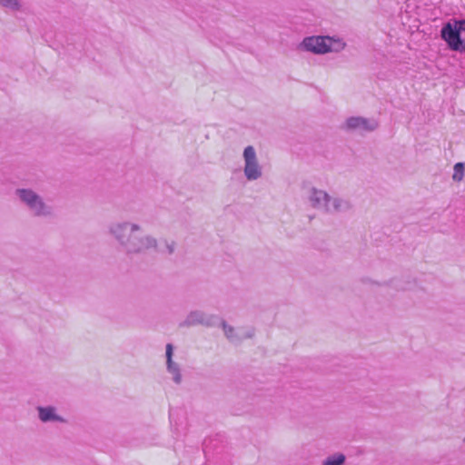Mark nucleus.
Segmentation results:
<instances>
[{"instance_id":"10","label":"nucleus","mask_w":465,"mask_h":465,"mask_svg":"<svg viewBox=\"0 0 465 465\" xmlns=\"http://www.w3.org/2000/svg\"><path fill=\"white\" fill-rule=\"evenodd\" d=\"M173 345L172 343H167L165 347L166 370L167 372L173 376V382L180 384L183 378L180 365L173 360Z\"/></svg>"},{"instance_id":"9","label":"nucleus","mask_w":465,"mask_h":465,"mask_svg":"<svg viewBox=\"0 0 465 465\" xmlns=\"http://www.w3.org/2000/svg\"><path fill=\"white\" fill-rule=\"evenodd\" d=\"M308 199L312 208L326 212L331 197L325 191L312 187Z\"/></svg>"},{"instance_id":"11","label":"nucleus","mask_w":465,"mask_h":465,"mask_svg":"<svg viewBox=\"0 0 465 465\" xmlns=\"http://www.w3.org/2000/svg\"><path fill=\"white\" fill-rule=\"evenodd\" d=\"M38 413V419L44 422H61L66 423L67 420L62 416L56 413V408L54 406H38L36 408Z\"/></svg>"},{"instance_id":"8","label":"nucleus","mask_w":465,"mask_h":465,"mask_svg":"<svg viewBox=\"0 0 465 465\" xmlns=\"http://www.w3.org/2000/svg\"><path fill=\"white\" fill-rule=\"evenodd\" d=\"M329 40H331L330 36H308L303 39L301 46L305 51L322 54L330 52V48H327Z\"/></svg>"},{"instance_id":"12","label":"nucleus","mask_w":465,"mask_h":465,"mask_svg":"<svg viewBox=\"0 0 465 465\" xmlns=\"http://www.w3.org/2000/svg\"><path fill=\"white\" fill-rule=\"evenodd\" d=\"M351 207L352 205L349 200L341 197H331L326 213H346L350 211Z\"/></svg>"},{"instance_id":"6","label":"nucleus","mask_w":465,"mask_h":465,"mask_svg":"<svg viewBox=\"0 0 465 465\" xmlns=\"http://www.w3.org/2000/svg\"><path fill=\"white\" fill-rule=\"evenodd\" d=\"M378 125V122L375 119L351 116L346 119L342 128L347 132L370 133L375 131Z\"/></svg>"},{"instance_id":"1","label":"nucleus","mask_w":465,"mask_h":465,"mask_svg":"<svg viewBox=\"0 0 465 465\" xmlns=\"http://www.w3.org/2000/svg\"><path fill=\"white\" fill-rule=\"evenodd\" d=\"M142 227L128 221L112 223L108 226L110 236L127 255L144 254L157 250V239L150 234H142Z\"/></svg>"},{"instance_id":"7","label":"nucleus","mask_w":465,"mask_h":465,"mask_svg":"<svg viewBox=\"0 0 465 465\" xmlns=\"http://www.w3.org/2000/svg\"><path fill=\"white\" fill-rule=\"evenodd\" d=\"M218 326H220L226 339L233 344H241L245 339H252L255 334V330L252 327L246 329V331L242 333H240L235 330L234 327L229 325L223 319L220 318V322Z\"/></svg>"},{"instance_id":"18","label":"nucleus","mask_w":465,"mask_h":465,"mask_svg":"<svg viewBox=\"0 0 465 465\" xmlns=\"http://www.w3.org/2000/svg\"><path fill=\"white\" fill-rule=\"evenodd\" d=\"M463 443H464V445H465V436H464V439H463Z\"/></svg>"},{"instance_id":"4","label":"nucleus","mask_w":465,"mask_h":465,"mask_svg":"<svg viewBox=\"0 0 465 465\" xmlns=\"http://www.w3.org/2000/svg\"><path fill=\"white\" fill-rule=\"evenodd\" d=\"M220 317L216 314H207L203 311L194 310L188 313L185 320L180 323L181 327L203 325L207 328L218 326Z\"/></svg>"},{"instance_id":"14","label":"nucleus","mask_w":465,"mask_h":465,"mask_svg":"<svg viewBox=\"0 0 465 465\" xmlns=\"http://www.w3.org/2000/svg\"><path fill=\"white\" fill-rule=\"evenodd\" d=\"M346 44L341 39H334L331 37V40L327 41V48H330V52H340L344 49Z\"/></svg>"},{"instance_id":"5","label":"nucleus","mask_w":465,"mask_h":465,"mask_svg":"<svg viewBox=\"0 0 465 465\" xmlns=\"http://www.w3.org/2000/svg\"><path fill=\"white\" fill-rule=\"evenodd\" d=\"M244 175L247 180L254 181L262 177V172L260 166L256 152L253 146L248 145L243 151Z\"/></svg>"},{"instance_id":"15","label":"nucleus","mask_w":465,"mask_h":465,"mask_svg":"<svg viewBox=\"0 0 465 465\" xmlns=\"http://www.w3.org/2000/svg\"><path fill=\"white\" fill-rule=\"evenodd\" d=\"M464 168H465V165H464L463 163H455V165L453 167L454 173H453V175H452L453 181L460 182L463 179Z\"/></svg>"},{"instance_id":"3","label":"nucleus","mask_w":465,"mask_h":465,"mask_svg":"<svg viewBox=\"0 0 465 465\" xmlns=\"http://www.w3.org/2000/svg\"><path fill=\"white\" fill-rule=\"evenodd\" d=\"M440 37L451 51L465 52V20L454 19L445 23Z\"/></svg>"},{"instance_id":"16","label":"nucleus","mask_w":465,"mask_h":465,"mask_svg":"<svg viewBox=\"0 0 465 465\" xmlns=\"http://www.w3.org/2000/svg\"><path fill=\"white\" fill-rule=\"evenodd\" d=\"M163 242L164 243V249L157 247V250L154 251L161 253L166 252L169 255H172L175 251V242L173 241L168 242L166 239L163 240Z\"/></svg>"},{"instance_id":"2","label":"nucleus","mask_w":465,"mask_h":465,"mask_svg":"<svg viewBox=\"0 0 465 465\" xmlns=\"http://www.w3.org/2000/svg\"><path fill=\"white\" fill-rule=\"evenodd\" d=\"M15 194L29 213L36 218H48L54 215V209L45 199L31 188H17Z\"/></svg>"},{"instance_id":"13","label":"nucleus","mask_w":465,"mask_h":465,"mask_svg":"<svg viewBox=\"0 0 465 465\" xmlns=\"http://www.w3.org/2000/svg\"><path fill=\"white\" fill-rule=\"evenodd\" d=\"M346 456L343 453L337 452L328 456L322 462V465H344Z\"/></svg>"},{"instance_id":"17","label":"nucleus","mask_w":465,"mask_h":465,"mask_svg":"<svg viewBox=\"0 0 465 465\" xmlns=\"http://www.w3.org/2000/svg\"><path fill=\"white\" fill-rule=\"evenodd\" d=\"M0 5L13 11H18L21 8L19 0H0Z\"/></svg>"}]
</instances>
